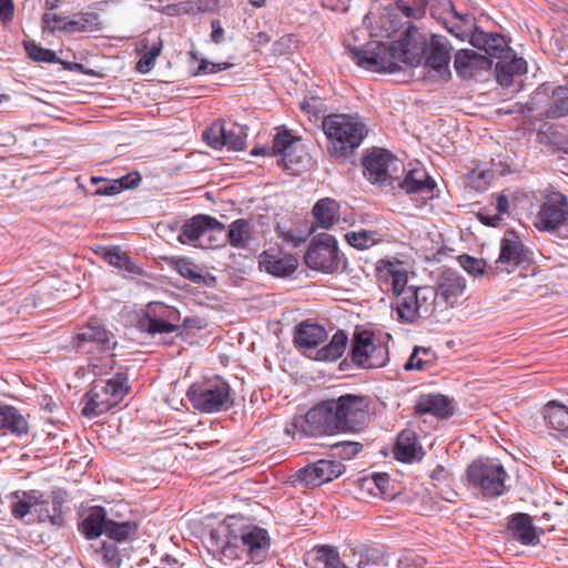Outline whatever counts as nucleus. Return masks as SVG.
Wrapping results in <instances>:
<instances>
[{
  "label": "nucleus",
  "instance_id": "nucleus-57",
  "mask_svg": "<svg viewBox=\"0 0 568 568\" xmlns=\"http://www.w3.org/2000/svg\"><path fill=\"white\" fill-rule=\"evenodd\" d=\"M231 63L229 62H220L213 63L205 59L200 61L197 70L193 73V75L206 74V73H216L219 71H224L231 68Z\"/></svg>",
  "mask_w": 568,
  "mask_h": 568
},
{
  "label": "nucleus",
  "instance_id": "nucleus-37",
  "mask_svg": "<svg viewBox=\"0 0 568 568\" xmlns=\"http://www.w3.org/2000/svg\"><path fill=\"white\" fill-rule=\"evenodd\" d=\"M544 417L549 427L568 434V407L557 400H550L544 408Z\"/></svg>",
  "mask_w": 568,
  "mask_h": 568
},
{
  "label": "nucleus",
  "instance_id": "nucleus-52",
  "mask_svg": "<svg viewBox=\"0 0 568 568\" xmlns=\"http://www.w3.org/2000/svg\"><path fill=\"white\" fill-rule=\"evenodd\" d=\"M91 18H97L93 13H85L82 16L81 20H68L62 24V29L64 32L73 33V32H85L89 29V22Z\"/></svg>",
  "mask_w": 568,
  "mask_h": 568
},
{
  "label": "nucleus",
  "instance_id": "nucleus-39",
  "mask_svg": "<svg viewBox=\"0 0 568 568\" xmlns=\"http://www.w3.org/2000/svg\"><path fill=\"white\" fill-rule=\"evenodd\" d=\"M347 342V335L343 331H337L327 345L316 351L315 359L327 362L338 359L344 354Z\"/></svg>",
  "mask_w": 568,
  "mask_h": 568
},
{
  "label": "nucleus",
  "instance_id": "nucleus-20",
  "mask_svg": "<svg viewBox=\"0 0 568 568\" xmlns=\"http://www.w3.org/2000/svg\"><path fill=\"white\" fill-rule=\"evenodd\" d=\"M241 541L253 562L260 564L267 557L270 536L266 529L256 526L246 527L242 530Z\"/></svg>",
  "mask_w": 568,
  "mask_h": 568
},
{
  "label": "nucleus",
  "instance_id": "nucleus-30",
  "mask_svg": "<svg viewBox=\"0 0 568 568\" xmlns=\"http://www.w3.org/2000/svg\"><path fill=\"white\" fill-rule=\"evenodd\" d=\"M526 71L527 62L523 58L511 55V52L507 58L499 59L495 67L496 80L503 87L511 85L514 77L521 75Z\"/></svg>",
  "mask_w": 568,
  "mask_h": 568
},
{
  "label": "nucleus",
  "instance_id": "nucleus-15",
  "mask_svg": "<svg viewBox=\"0 0 568 568\" xmlns=\"http://www.w3.org/2000/svg\"><path fill=\"white\" fill-rule=\"evenodd\" d=\"M203 136L213 149L242 151L246 144L247 133L243 125L229 123L222 124L219 130L211 129L204 132Z\"/></svg>",
  "mask_w": 568,
  "mask_h": 568
},
{
  "label": "nucleus",
  "instance_id": "nucleus-58",
  "mask_svg": "<svg viewBox=\"0 0 568 568\" xmlns=\"http://www.w3.org/2000/svg\"><path fill=\"white\" fill-rule=\"evenodd\" d=\"M67 21L65 17L55 13H44L42 16V24L44 30L51 32L63 31L62 24Z\"/></svg>",
  "mask_w": 568,
  "mask_h": 568
},
{
  "label": "nucleus",
  "instance_id": "nucleus-40",
  "mask_svg": "<svg viewBox=\"0 0 568 568\" xmlns=\"http://www.w3.org/2000/svg\"><path fill=\"white\" fill-rule=\"evenodd\" d=\"M418 318L428 317L433 314L436 305L440 304L436 290L432 286L415 287Z\"/></svg>",
  "mask_w": 568,
  "mask_h": 568
},
{
  "label": "nucleus",
  "instance_id": "nucleus-1",
  "mask_svg": "<svg viewBox=\"0 0 568 568\" xmlns=\"http://www.w3.org/2000/svg\"><path fill=\"white\" fill-rule=\"evenodd\" d=\"M432 0H374L373 9L378 12L377 26L382 34L390 37L402 28H406L404 37L397 44L396 57L399 62L409 65L426 64L440 75L450 77L449 62L452 47L446 38L432 36L429 42L425 34L412 23L426 16L427 6Z\"/></svg>",
  "mask_w": 568,
  "mask_h": 568
},
{
  "label": "nucleus",
  "instance_id": "nucleus-17",
  "mask_svg": "<svg viewBox=\"0 0 568 568\" xmlns=\"http://www.w3.org/2000/svg\"><path fill=\"white\" fill-rule=\"evenodd\" d=\"M525 248L521 241L514 234L501 240L500 253L498 258L495 261V266H489L493 271V275L505 272L511 273L519 264L525 261Z\"/></svg>",
  "mask_w": 568,
  "mask_h": 568
},
{
  "label": "nucleus",
  "instance_id": "nucleus-47",
  "mask_svg": "<svg viewBox=\"0 0 568 568\" xmlns=\"http://www.w3.org/2000/svg\"><path fill=\"white\" fill-rule=\"evenodd\" d=\"M141 327L150 334H170L180 331V326L162 322L156 317H149L146 314L141 320Z\"/></svg>",
  "mask_w": 568,
  "mask_h": 568
},
{
  "label": "nucleus",
  "instance_id": "nucleus-42",
  "mask_svg": "<svg viewBox=\"0 0 568 568\" xmlns=\"http://www.w3.org/2000/svg\"><path fill=\"white\" fill-rule=\"evenodd\" d=\"M347 243L357 250H367L383 241V236L377 231L359 230L345 234Z\"/></svg>",
  "mask_w": 568,
  "mask_h": 568
},
{
  "label": "nucleus",
  "instance_id": "nucleus-64",
  "mask_svg": "<svg viewBox=\"0 0 568 568\" xmlns=\"http://www.w3.org/2000/svg\"><path fill=\"white\" fill-rule=\"evenodd\" d=\"M212 33L211 39L214 43H221L224 37V29L220 22V20L215 19L211 23Z\"/></svg>",
  "mask_w": 568,
  "mask_h": 568
},
{
  "label": "nucleus",
  "instance_id": "nucleus-9",
  "mask_svg": "<svg viewBox=\"0 0 568 568\" xmlns=\"http://www.w3.org/2000/svg\"><path fill=\"white\" fill-rule=\"evenodd\" d=\"M507 473L503 465L491 462L477 460L467 468V480L469 485L480 489L485 497L496 498L505 490Z\"/></svg>",
  "mask_w": 568,
  "mask_h": 568
},
{
  "label": "nucleus",
  "instance_id": "nucleus-5",
  "mask_svg": "<svg viewBox=\"0 0 568 568\" xmlns=\"http://www.w3.org/2000/svg\"><path fill=\"white\" fill-rule=\"evenodd\" d=\"M126 382V376L122 373L108 381H94L83 397L82 415L92 418L115 407L128 393Z\"/></svg>",
  "mask_w": 568,
  "mask_h": 568
},
{
  "label": "nucleus",
  "instance_id": "nucleus-10",
  "mask_svg": "<svg viewBox=\"0 0 568 568\" xmlns=\"http://www.w3.org/2000/svg\"><path fill=\"white\" fill-rule=\"evenodd\" d=\"M113 334L98 320L92 318L81 326L72 338L73 348L80 354L100 355L113 349Z\"/></svg>",
  "mask_w": 568,
  "mask_h": 568
},
{
  "label": "nucleus",
  "instance_id": "nucleus-7",
  "mask_svg": "<svg viewBox=\"0 0 568 568\" xmlns=\"http://www.w3.org/2000/svg\"><path fill=\"white\" fill-rule=\"evenodd\" d=\"M304 261L310 268L325 274L344 271L346 267V260L339 253L335 237L328 234L313 237Z\"/></svg>",
  "mask_w": 568,
  "mask_h": 568
},
{
  "label": "nucleus",
  "instance_id": "nucleus-21",
  "mask_svg": "<svg viewBox=\"0 0 568 568\" xmlns=\"http://www.w3.org/2000/svg\"><path fill=\"white\" fill-rule=\"evenodd\" d=\"M491 64L493 62L487 55L471 49L458 50L454 59L455 71L464 79L473 78L479 71L489 70Z\"/></svg>",
  "mask_w": 568,
  "mask_h": 568
},
{
  "label": "nucleus",
  "instance_id": "nucleus-8",
  "mask_svg": "<svg viewBox=\"0 0 568 568\" xmlns=\"http://www.w3.org/2000/svg\"><path fill=\"white\" fill-rule=\"evenodd\" d=\"M535 226L542 232L568 240V199L560 192L548 194L536 216Z\"/></svg>",
  "mask_w": 568,
  "mask_h": 568
},
{
  "label": "nucleus",
  "instance_id": "nucleus-43",
  "mask_svg": "<svg viewBox=\"0 0 568 568\" xmlns=\"http://www.w3.org/2000/svg\"><path fill=\"white\" fill-rule=\"evenodd\" d=\"M145 314L149 317H156L162 322L180 326L179 323L181 321V314L173 306H169L160 302H153L148 305Z\"/></svg>",
  "mask_w": 568,
  "mask_h": 568
},
{
  "label": "nucleus",
  "instance_id": "nucleus-29",
  "mask_svg": "<svg viewBox=\"0 0 568 568\" xmlns=\"http://www.w3.org/2000/svg\"><path fill=\"white\" fill-rule=\"evenodd\" d=\"M260 265L274 276H288L295 272L298 263L291 254L264 252L260 257Z\"/></svg>",
  "mask_w": 568,
  "mask_h": 568
},
{
  "label": "nucleus",
  "instance_id": "nucleus-3",
  "mask_svg": "<svg viewBox=\"0 0 568 568\" xmlns=\"http://www.w3.org/2000/svg\"><path fill=\"white\" fill-rule=\"evenodd\" d=\"M376 278L382 288L394 295L393 306L398 320L414 323L418 318L415 286H407V272L399 261L381 260L376 265Z\"/></svg>",
  "mask_w": 568,
  "mask_h": 568
},
{
  "label": "nucleus",
  "instance_id": "nucleus-48",
  "mask_svg": "<svg viewBox=\"0 0 568 568\" xmlns=\"http://www.w3.org/2000/svg\"><path fill=\"white\" fill-rule=\"evenodd\" d=\"M100 555L105 568H120L122 557L118 546L114 542H103Z\"/></svg>",
  "mask_w": 568,
  "mask_h": 568
},
{
  "label": "nucleus",
  "instance_id": "nucleus-50",
  "mask_svg": "<svg viewBox=\"0 0 568 568\" xmlns=\"http://www.w3.org/2000/svg\"><path fill=\"white\" fill-rule=\"evenodd\" d=\"M460 266L470 275H481L486 272V262L480 258L473 257L467 254H463L458 257ZM488 274H493V271L487 270Z\"/></svg>",
  "mask_w": 568,
  "mask_h": 568
},
{
  "label": "nucleus",
  "instance_id": "nucleus-51",
  "mask_svg": "<svg viewBox=\"0 0 568 568\" xmlns=\"http://www.w3.org/2000/svg\"><path fill=\"white\" fill-rule=\"evenodd\" d=\"M175 270L178 273L184 278L190 280L195 284H200L204 282V275L197 272V267L191 261L181 258L175 263Z\"/></svg>",
  "mask_w": 568,
  "mask_h": 568
},
{
  "label": "nucleus",
  "instance_id": "nucleus-27",
  "mask_svg": "<svg viewBox=\"0 0 568 568\" xmlns=\"http://www.w3.org/2000/svg\"><path fill=\"white\" fill-rule=\"evenodd\" d=\"M351 556L344 554L349 562L356 568L367 567H386L388 566L387 554L379 548L372 547L368 545H362L356 548H351Z\"/></svg>",
  "mask_w": 568,
  "mask_h": 568
},
{
  "label": "nucleus",
  "instance_id": "nucleus-25",
  "mask_svg": "<svg viewBox=\"0 0 568 568\" xmlns=\"http://www.w3.org/2000/svg\"><path fill=\"white\" fill-rule=\"evenodd\" d=\"M304 564L308 568H349L341 559L337 549L329 545L312 548L304 555Z\"/></svg>",
  "mask_w": 568,
  "mask_h": 568
},
{
  "label": "nucleus",
  "instance_id": "nucleus-16",
  "mask_svg": "<svg viewBox=\"0 0 568 568\" xmlns=\"http://www.w3.org/2000/svg\"><path fill=\"white\" fill-rule=\"evenodd\" d=\"M344 465L341 462L320 459L312 465L300 469L297 478L307 486H321L337 478L344 473Z\"/></svg>",
  "mask_w": 568,
  "mask_h": 568
},
{
  "label": "nucleus",
  "instance_id": "nucleus-32",
  "mask_svg": "<svg viewBox=\"0 0 568 568\" xmlns=\"http://www.w3.org/2000/svg\"><path fill=\"white\" fill-rule=\"evenodd\" d=\"M109 518L101 506L92 507L80 524V530L87 539H95L105 534Z\"/></svg>",
  "mask_w": 568,
  "mask_h": 568
},
{
  "label": "nucleus",
  "instance_id": "nucleus-13",
  "mask_svg": "<svg viewBox=\"0 0 568 568\" xmlns=\"http://www.w3.org/2000/svg\"><path fill=\"white\" fill-rule=\"evenodd\" d=\"M398 41H393L389 45L379 41L367 42L364 47L348 48L351 59L359 67L366 69H382L392 62L398 61L396 57Z\"/></svg>",
  "mask_w": 568,
  "mask_h": 568
},
{
  "label": "nucleus",
  "instance_id": "nucleus-41",
  "mask_svg": "<svg viewBox=\"0 0 568 568\" xmlns=\"http://www.w3.org/2000/svg\"><path fill=\"white\" fill-rule=\"evenodd\" d=\"M545 115L548 119H559L568 115V85H557L551 92V103Z\"/></svg>",
  "mask_w": 568,
  "mask_h": 568
},
{
  "label": "nucleus",
  "instance_id": "nucleus-36",
  "mask_svg": "<svg viewBox=\"0 0 568 568\" xmlns=\"http://www.w3.org/2000/svg\"><path fill=\"white\" fill-rule=\"evenodd\" d=\"M447 6L454 18V21L446 22L447 30L457 39L463 41L468 39L470 42L471 36L475 33V28H478L473 22V18L469 14H460L455 11L450 2H448Z\"/></svg>",
  "mask_w": 568,
  "mask_h": 568
},
{
  "label": "nucleus",
  "instance_id": "nucleus-11",
  "mask_svg": "<svg viewBox=\"0 0 568 568\" xmlns=\"http://www.w3.org/2000/svg\"><path fill=\"white\" fill-rule=\"evenodd\" d=\"M224 230V224L217 219L199 214L183 223L178 239L182 244L206 247L207 243L215 241V235L222 234Z\"/></svg>",
  "mask_w": 568,
  "mask_h": 568
},
{
  "label": "nucleus",
  "instance_id": "nucleus-62",
  "mask_svg": "<svg viewBox=\"0 0 568 568\" xmlns=\"http://www.w3.org/2000/svg\"><path fill=\"white\" fill-rule=\"evenodd\" d=\"M116 182L121 185V191L124 189H133L141 182V176L138 172H132L116 180Z\"/></svg>",
  "mask_w": 568,
  "mask_h": 568
},
{
  "label": "nucleus",
  "instance_id": "nucleus-24",
  "mask_svg": "<svg viewBox=\"0 0 568 568\" xmlns=\"http://www.w3.org/2000/svg\"><path fill=\"white\" fill-rule=\"evenodd\" d=\"M414 409L418 416L429 414L440 419H446L454 414L452 400L440 394L422 395L417 399Z\"/></svg>",
  "mask_w": 568,
  "mask_h": 568
},
{
  "label": "nucleus",
  "instance_id": "nucleus-45",
  "mask_svg": "<svg viewBox=\"0 0 568 568\" xmlns=\"http://www.w3.org/2000/svg\"><path fill=\"white\" fill-rule=\"evenodd\" d=\"M24 50L30 59L43 63H62L54 51L38 45L34 41H23Z\"/></svg>",
  "mask_w": 568,
  "mask_h": 568
},
{
  "label": "nucleus",
  "instance_id": "nucleus-55",
  "mask_svg": "<svg viewBox=\"0 0 568 568\" xmlns=\"http://www.w3.org/2000/svg\"><path fill=\"white\" fill-rule=\"evenodd\" d=\"M301 109L317 119L325 111V104L321 98L311 97L301 102Z\"/></svg>",
  "mask_w": 568,
  "mask_h": 568
},
{
  "label": "nucleus",
  "instance_id": "nucleus-31",
  "mask_svg": "<svg viewBox=\"0 0 568 568\" xmlns=\"http://www.w3.org/2000/svg\"><path fill=\"white\" fill-rule=\"evenodd\" d=\"M11 514L22 519L26 517L32 507L43 505V493L37 489L32 490H17L11 494Z\"/></svg>",
  "mask_w": 568,
  "mask_h": 568
},
{
  "label": "nucleus",
  "instance_id": "nucleus-22",
  "mask_svg": "<svg viewBox=\"0 0 568 568\" xmlns=\"http://www.w3.org/2000/svg\"><path fill=\"white\" fill-rule=\"evenodd\" d=\"M440 303L445 307L454 306L455 302L466 290V281L458 273L452 270H445L439 276L437 287L435 288Z\"/></svg>",
  "mask_w": 568,
  "mask_h": 568
},
{
  "label": "nucleus",
  "instance_id": "nucleus-34",
  "mask_svg": "<svg viewBox=\"0 0 568 568\" xmlns=\"http://www.w3.org/2000/svg\"><path fill=\"white\" fill-rule=\"evenodd\" d=\"M296 141L291 133L284 131L278 133L273 141V152L275 154H282V161L285 170L295 172L297 165L302 162V158H294L292 150L294 149Z\"/></svg>",
  "mask_w": 568,
  "mask_h": 568
},
{
  "label": "nucleus",
  "instance_id": "nucleus-54",
  "mask_svg": "<svg viewBox=\"0 0 568 568\" xmlns=\"http://www.w3.org/2000/svg\"><path fill=\"white\" fill-rule=\"evenodd\" d=\"M420 353H423L425 356L429 355V351L423 347L416 346L410 354L408 361L405 363L404 368L406 371H413V369H424L426 365V359L420 357Z\"/></svg>",
  "mask_w": 568,
  "mask_h": 568
},
{
  "label": "nucleus",
  "instance_id": "nucleus-61",
  "mask_svg": "<svg viewBox=\"0 0 568 568\" xmlns=\"http://www.w3.org/2000/svg\"><path fill=\"white\" fill-rule=\"evenodd\" d=\"M62 500L59 498H53V500L50 504V511H51V524L53 526H62L64 524V518L62 514Z\"/></svg>",
  "mask_w": 568,
  "mask_h": 568
},
{
  "label": "nucleus",
  "instance_id": "nucleus-28",
  "mask_svg": "<svg viewBox=\"0 0 568 568\" xmlns=\"http://www.w3.org/2000/svg\"><path fill=\"white\" fill-rule=\"evenodd\" d=\"M29 433L27 418L13 406L0 407V434L22 437Z\"/></svg>",
  "mask_w": 568,
  "mask_h": 568
},
{
  "label": "nucleus",
  "instance_id": "nucleus-35",
  "mask_svg": "<svg viewBox=\"0 0 568 568\" xmlns=\"http://www.w3.org/2000/svg\"><path fill=\"white\" fill-rule=\"evenodd\" d=\"M313 215L323 229H329L339 220V204L337 201L325 197L316 202Z\"/></svg>",
  "mask_w": 568,
  "mask_h": 568
},
{
  "label": "nucleus",
  "instance_id": "nucleus-18",
  "mask_svg": "<svg viewBox=\"0 0 568 568\" xmlns=\"http://www.w3.org/2000/svg\"><path fill=\"white\" fill-rule=\"evenodd\" d=\"M398 185L406 194L416 195L422 203L432 200L437 187L435 180L424 169L409 170Z\"/></svg>",
  "mask_w": 568,
  "mask_h": 568
},
{
  "label": "nucleus",
  "instance_id": "nucleus-49",
  "mask_svg": "<svg viewBox=\"0 0 568 568\" xmlns=\"http://www.w3.org/2000/svg\"><path fill=\"white\" fill-rule=\"evenodd\" d=\"M311 427L306 422V415L304 417H296L285 427V434L293 438L302 439L307 436H321L322 434H312Z\"/></svg>",
  "mask_w": 568,
  "mask_h": 568
},
{
  "label": "nucleus",
  "instance_id": "nucleus-26",
  "mask_svg": "<svg viewBox=\"0 0 568 568\" xmlns=\"http://www.w3.org/2000/svg\"><path fill=\"white\" fill-rule=\"evenodd\" d=\"M394 455L397 460L403 463L418 462L424 457L425 453L414 430L404 429L399 433L394 448Z\"/></svg>",
  "mask_w": 568,
  "mask_h": 568
},
{
  "label": "nucleus",
  "instance_id": "nucleus-44",
  "mask_svg": "<svg viewBox=\"0 0 568 568\" xmlns=\"http://www.w3.org/2000/svg\"><path fill=\"white\" fill-rule=\"evenodd\" d=\"M138 531V525L134 521L118 523L112 519L108 520L105 535L115 541H125Z\"/></svg>",
  "mask_w": 568,
  "mask_h": 568
},
{
  "label": "nucleus",
  "instance_id": "nucleus-14",
  "mask_svg": "<svg viewBox=\"0 0 568 568\" xmlns=\"http://www.w3.org/2000/svg\"><path fill=\"white\" fill-rule=\"evenodd\" d=\"M364 174L372 183H385L397 180L395 175L403 169L402 162L389 151L374 149L363 159Z\"/></svg>",
  "mask_w": 568,
  "mask_h": 568
},
{
  "label": "nucleus",
  "instance_id": "nucleus-19",
  "mask_svg": "<svg viewBox=\"0 0 568 568\" xmlns=\"http://www.w3.org/2000/svg\"><path fill=\"white\" fill-rule=\"evenodd\" d=\"M508 535L524 546H536L539 544V532L544 534L542 529H538L532 521V517L526 513H517L513 515L507 525Z\"/></svg>",
  "mask_w": 568,
  "mask_h": 568
},
{
  "label": "nucleus",
  "instance_id": "nucleus-6",
  "mask_svg": "<svg viewBox=\"0 0 568 568\" xmlns=\"http://www.w3.org/2000/svg\"><path fill=\"white\" fill-rule=\"evenodd\" d=\"M186 396L193 408L204 414L224 412L234 405L231 386L220 376L192 384Z\"/></svg>",
  "mask_w": 568,
  "mask_h": 568
},
{
  "label": "nucleus",
  "instance_id": "nucleus-46",
  "mask_svg": "<svg viewBox=\"0 0 568 568\" xmlns=\"http://www.w3.org/2000/svg\"><path fill=\"white\" fill-rule=\"evenodd\" d=\"M104 260L112 266L124 270L129 273H135L136 266L131 262L119 247H111L105 250L103 254Z\"/></svg>",
  "mask_w": 568,
  "mask_h": 568
},
{
  "label": "nucleus",
  "instance_id": "nucleus-60",
  "mask_svg": "<svg viewBox=\"0 0 568 568\" xmlns=\"http://www.w3.org/2000/svg\"><path fill=\"white\" fill-rule=\"evenodd\" d=\"M14 14L13 0H0V21L3 26L12 22Z\"/></svg>",
  "mask_w": 568,
  "mask_h": 568
},
{
  "label": "nucleus",
  "instance_id": "nucleus-33",
  "mask_svg": "<svg viewBox=\"0 0 568 568\" xmlns=\"http://www.w3.org/2000/svg\"><path fill=\"white\" fill-rule=\"evenodd\" d=\"M327 338V332L318 324L303 322L297 326L295 343L301 348H316Z\"/></svg>",
  "mask_w": 568,
  "mask_h": 568
},
{
  "label": "nucleus",
  "instance_id": "nucleus-59",
  "mask_svg": "<svg viewBox=\"0 0 568 568\" xmlns=\"http://www.w3.org/2000/svg\"><path fill=\"white\" fill-rule=\"evenodd\" d=\"M294 38L292 34L281 37L273 44V53L276 55H284L292 51L294 45Z\"/></svg>",
  "mask_w": 568,
  "mask_h": 568
},
{
  "label": "nucleus",
  "instance_id": "nucleus-12",
  "mask_svg": "<svg viewBox=\"0 0 568 568\" xmlns=\"http://www.w3.org/2000/svg\"><path fill=\"white\" fill-rule=\"evenodd\" d=\"M351 355L358 367L366 369L383 367L388 361L387 347L382 344L376 345L373 335L367 331L354 334Z\"/></svg>",
  "mask_w": 568,
  "mask_h": 568
},
{
  "label": "nucleus",
  "instance_id": "nucleus-56",
  "mask_svg": "<svg viewBox=\"0 0 568 568\" xmlns=\"http://www.w3.org/2000/svg\"><path fill=\"white\" fill-rule=\"evenodd\" d=\"M160 53H161V45H152L149 49V51L138 62V69L141 72L149 71L153 67L154 61L160 55Z\"/></svg>",
  "mask_w": 568,
  "mask_h": 568
},
{
  "label": "nucleus",
  "instance_id": "nucleus-63",
  "mask_svg": "<svg viewBox=\"0 0 568 568\" xmlns=\"http://www.w3.org/2000/svg\"><path fill=\"white\" fill-rule=\"evenodd\" d=\"M477 217L483 224L487 226H496L501 221L499 214L496 213L494 215H490L489 213L486 212V210L479 211L477 213Z\"/></svg>",
  "mask_w": 568,
  "mask_h": 568
},
{
  "label": "nucleus",
  "instance_id": "nucleus-2",
  "mask_svg": "<svg viewBox=\"0 0 568 568\" xmlns=\"http://www.w3.org/2000/svg\"><path fill=\"white\" fill-rule=\"evenodd\" d=\"M367 407L366 397L346 394L315 405L306 413V422L312 434L357 433L366 423Z\"/></svg>",
  "mask_w": 568,
  "mask_h": 568
},
{
  "label": "nucleus",
  "instance_id": "nucleus-23",
  "mask_svg": "<svg viewBox=\"0 0 568 568\" xmlns=\"http://www.w3.org/2000/svg\"><path fill=\"white\" fill-rule=\"evenodd\" d=\"M470 44L478 50L485 51L489 59L507 58L511 52L507 41L499 33H487L480 28H475V33L471 36Z\"/></svg>",
  "mask_w": 568,
  "mask_h": 568
},
{
  "label": "nucleus",
  "instance_id": "nucleus-38",
  "mask_svg": "<svg viewBox=\"0 0 568 568\" xmlns=\"http://www.w3.org/2000/svg\"><path fill=\"white\" fill-rule=\"evenodd\" d=\"M252 225L245 219H237L233 221L227 231V239L231 246L235 248H245L252 241Z\"/></svg>",
  "mask_w": 568,
  "mask_h": 568
},
{
  "label": "nucleus",
  "instance_id": "nucleus-4",
  "mask_svg": "<svg viewBox=\"0 0 568 568\" xmlns=\"http://www.w3.org/2000/svg\"><path fill=\"white\" fill-rule=\"evenodd\" d=\"M321 126L327 139L328 153L338 159L353 154L368 133L358 116L344 113L324 115Z\"/></svg>",
  "mask_w": 568,
  "mask_h": 568
},
{
  "label": "nucleus",
  "instance_id": "nucleus-53",
  "mask_svg": "<svg viewBox=\"0 0 568 568\" xmlns=\"http://www.w3.org/2000/svg\"><path fill=\"white\" fill-rule=\"evenodd\" d=\"M333 449H339L338 455L343 459H349L361 452L362 444L357 442H338L331 445Z\"/></svg>",
  "mask_w": 568,
  "mask_h": 568
}]
</instances>
